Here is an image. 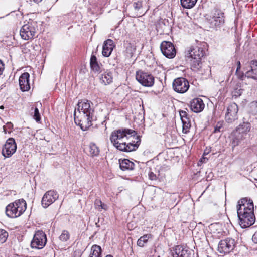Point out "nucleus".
I'll use <instances>...</instances> for the list:
<instances>
[{"label": "nucleus", "instance_id": "f257e3e1", "mask_svg": "<svg viewBox=\"0 0 257 257\" xmlns=\"http://www.w3.org/2000/svg\"><path fill=\"white\" fill-rule=\"evenodd\" d=\"M136 133L135 131L130 128H120L114 131L111 133L110 137V140L113 146L118 150L124 152H131L136 150L141 142V139L139 136H137V141L136 143H128L123 142L125 138H127L128 135L135 136Z\"/></svg>", "mask_w": 257, "mask_h": 257}, {"label": "nucleus", "instance_id": "f03ea898", "mask_svg": "<svg viewBox=\"0 0 257 257\" xmlns=\"http://www.w3.org/2000/svg\"><path fill=\"white\" fill-rule=\"evenodd\" d=\"M91 104L92 105V103L88 100H81L78 102L77 108L74 111L75 122L83 131L92 125L94 109Z\"/></svg>", "mask_w": 257, "mask_h": 257}, {"label": "nucleus", "instance_id": "7ed1b4c3", "mask_svg": "<svg viewBox=\"0 0 257 257\" xmlns=\"http://www.w3.org/2000/svg\"><path fill=\"white\" fill-rule=\"evenodd\" d=\"M237 212L239 223L242 228H247L254 224L255 218L252 200L247 198H242L238 200Z\"/></svg>", "mask_w": 257, "mask_h": 257}, {"label": "nucleus", "instance_id": "20e7f679", "mask_svg": "<svg viewBox=\"0 0 257 257\" xmlns=\"http://www.w3.org/2000/svg\"><path fill=\"white\" fill-rule=\"evenodd\" d=\"M204 55L205 51L203 48L198 46H191L188 50L186 57L193 71H200L202 66L201 60Z\"/></svg>", "mask_w": 257, "mask_h": 257}, {"label": "nucleus", "instance_id": "39448f33", "mask_svg": "<svg viewBox=\"0 0 257 257\" xmlns=\"http://www.w3.org/2000/svg\"><path fill=\"white\" fill-rule=\"evenodd\" d=\"M27 204L23 199L16 200L13 203L8 204L5 209L6 215L11 218H15L20 216L26 210Z\"/></svg>", "mask_w": 257, "mask_h": 257}, {"label": "nucleus", "instance_id": "423d86ee", "mask_svg": "<svg viewBox=\"0 0 257 257\" xmlns=\"http://www.w3.org/2000/svg\"><path fill=\"white\" fill-rule=\"evenodd\" d=\"M47 242L46 235L41 230L36 231L32 240L31 242V246L33 248L42 249L46 245Z\"/></svg>", "mask_w": 257, "mask_h": 257}, {"label": "nucleus", "instance_id": "0eeeda50", "mask_svg": "<svg viewBox=\"0 0 257 257\" xmlns=\"http://www.w3.org/2000/svg\"><path fill=\"white\" fill-rule=\"evenodd\" d=\"M136 80L145 87H151L154 84V78L152 75L143 71L136 73Z\"/></svg>", "mask_w": 257, "mask_h": 257}, {"label": "nucleus", "instance_id": "6e6552de", "mask_svg": "<svg viewBox=\"0 0 257 257\" xmlns=\"http://www.w3.org/2000/svg\"><path fill=\"white\" fill-rule=\"evenodd\" d=\"M235 245V240L227 238L221 240L218 246V250L221 253H228L232 251Z\"/></svg>", "mask_w": 257, "mask_h": 257}, {"label": "nucleus", "instance_id": "1a4fd4ad", "mask_svg": "<svg viewBox=\"0 0 257 257\" xmlns=\"http://www.w3.org/2000/svg\"><path fill=\"white\" fill-rule=\"evenodd\" d=\"M189 87V82L184 78H177L173 81V89L177 93H184L188 90Z\"/></svg>", "mask_w": 257, "mask_h": 257}, {"label": "nucleus", "instance_id": "9d476101", "mask_svg": "<svg viewBox=\"0 0 257 257\" xmlns=\"http://www.w3.org/2000/svg\"><path fill=\"white\" fill-rule=\"evenodd\" d=\"M207 19L212 27H220L224 23V13L220 10L216 9L210 18Z\"/></svg>", "mask_w": 257, "mask_h": 257}, {"label": "nucleus", "instance_id": "9b49d317", "mask_svg": "<svg viewBox=\"0 0 257 257\" xmlns=\"http://www.w3.org/2000/svg\"><path fill=\"white\" fill-rule=\"evenodd\" d=\"M17 149V145L14 139L9 138L2 149V155L5 158H9L15 153Z\"/></svg>", "mask_w": 257, "mask_h": 257}, {"label": "nucleus", "instance_id": "f8f14e48", "mask_svg": "<svg viewBox=\"0 0 257 257\" xmlns=\"http://www.w3.org/2000/svg\"><path fill=\"white\" fill-rule=\"evenodd\" d=\"M160 48L163 54L167 58H173L176 55L175 47L170 42L163 41L161 44Z\"/></svg>", "mask_w": 257, "mask_h": 257}, {"label": "nucleus", "instance_id": "ddd939ff", "mask_svg": "<svg viewBox=\"0 0 257 257\" xmlns=\"http://www.w3.org/2000/svg\"><path fill=\"white\" fill-rule=\"evenodd\" d=\"M20 33L22 39L28 40L34 37L36 29L32 23H28L22 26Z\"/></svg>", "mask_w": 257, "mask_h": 257}, {"label": "nucleus", "instance_id": "4468645a", "mask_svg": "<svg viewBox=\"0 0 257 257\" xmlns=\"http://www.w3.org/2000/svg\"><path fill=\"white\" fill-rule=\"evenodd\" d=\"M58 194L54 190H49L44 195L42 199V205L47 208L58 198Z\"/></svg>", "mask_w": 257, "mask_h": 257}, {"label": "nucleus", "instance_id": "2eb2a0df", "mask_svg": "<svg viewBox=\"0 0 257 257\" xmlns=\"http://www.w3.org/2000/svg\"><path fill=\"white\" fill-rule=\"evenodd\" d=\"M173 257H195L194 250L181 245L175 246L173 253Z\"/></svg>", "mask_w": 257, "mask_h": 257}, {"label": "nucleus", "instance_id": "dca6fc26", "mask_svg": "<svg viewBox=\"0 0 257 257\" xmlns=\"http://www.w3.org/2000/svg\"><path fill=\"white\" fill-rule=\"evenodd\" d=\"M238 108L235 103H231L227 107L225 114V120L228 123H232L238 119Z\"/></svg>", "mask_w": 257, "mask_h": 257}, {"label": "nucleus", "instance_id": "f3484780", "mask_svg": "<svg viewBox=\"0 0 257 257\" xmlns=\"http://www.w3.org/2000/svg\"><path fill=\"white\" fill-rule=\"evenodd\" d=\"M29 77V74L27 72H25L19 78V86L20 89L23 92L27 91L30 89Z\"/></svg>", "mask_w": 257, "mask_h": 257}, {"label": "nucleus", "instance_id": "a211bd4d", "mask_svg": "<svg viewBox=\"0 0 257 257\" xmlns=\"http://www.w3.org/2000/svg\"><path fill=\"white\" fill-rule=\"evenodd\" d=\"M203 100L200 98L192 99L190 102V107L191 110L195 113L201 112L204 108Z\"/></svg>", "mask_w": 257, "mask_h": 257}, {"label": "nucleus", "instance_id": "6ab92c4d", "mask_svg": "<svg viewBox=\"0 0 257 257\" xmlns=\"http://www.w3.org/2000/svg\"><path fill=\"white\" fill-rule=\"evenodd\" d=\"M124 53L126 57L131 58L133 57L136 50V46L134 42L128 40L124 41Z\"/></svg>", "mask_w": 257, "mask_h": 257}, {"label": "nucleus", "instance_id": "aec40b11", "mask_svg": "<svg viewBox=\"0 0 257 257\" xmlns=\"http://www.w3.org/2000/svg\"><path fill=\"white\" fill-rule=\"evenodd\" d=\"M245 76L257 80V61L250 62V69L246 71Z\"/></svg>", "mask_w": 257, "mask_h": 257}, {"label": "nucleus", "instance_id": "412c9836", "mask_svg": "<svg viewBox=\"0 0 257 257\" xmlns=\"http://www.w3.org/2000/svg\"><path fill=\"white\" fill-rule=\"evenodd\" d=\"M113 41L111 39H107L105 41L103 45L102 54L105 57H108L111 54V52L114 47Z\"/></svg>", "mask_w": 257, "mask_h": 257}, {"label": "nucleus", "instance_id": "4be33fe9", "mask_svg": "<svg viewBox=\"0 0 257 257\" xmlns=\"http://www.w3.org/2000/svg\"><path fill=\"white\" fill-rule=\"evenodd\" d=\"M156 29L160 34L166 32L169 29L168 20L165 19H160L156 25Z\"/></svg>", "mask_w": 257, "mask_h": 257}, {"label": "nucleus", "instance_id": "5701e85b", "mask_svg": "<svg viewBox=\"0 0 257 257\" xmlns=\"http://www.w3.org/2000/svg\"><path fill=\"white\" fill-rule=\"evenodd\" d=\"M119 167L122 171L132 170L134 169L135 164L128 159L119 160Z\"/></svg>", "mask_w": 257, "mask_h": 257}, {"label": "nucleus", "instance_id": "b1692460", "mask_svg": "<svg viewBox=\"0 0 257 257\" xmlns=\"http://www.w3.org/2000/svg\"><path fill=\"white\" fill-rule=\"evenodd\" d=\"M100 80L105 85L110 84L113 81L112 73L108 71L104 72L101 74Z\"/></svg>", "mask_w": 257, "mask_h": 257}, {"label": "nucleus", "instance_id": "393cba45", "mask_svg": "<svg viewBox=\"0 0 257 257\" xmlns=\"http://www.w3.org/2000/svg\"><path fill=\"white\" fill-rule=\"evenodd\" d=\"M90 65L91 69L95 73H99L100 71V67L98 63L96 57L92 55L90 58Z\"/></svg>", "mask_w": 257, "mask_h": 257}, {"label": "nucleus", "instance_id": "a878e982", "mask_svg": "<svg viewBox=\"0 0 257 257\" xmlns=\"http://www.w3.org/2000/svg\"><path fill=\"white\" fill-rule=\"evenodd\" d=\"M250 123L248 122L244 121L242 124L239 125L237 131H238L239 133L246 134L250 131Z\"/></svg>", "mask_w": 257, "mask_h": 257}, {"label": "nucleus", "instance_id": "bb28decb", "mask_svg": "<svg viewBox=\"0 0 257 257\" xmlns=\"http://www.w3.org/2000/svg\"><path fill=\"white\" fill-rule=\"evenodd\" d=\"M101 248L100 246L93 245L89 257H101Z\"/></svg>", "mask_w": 257, "mask_h": 257}, {"label": "nucleus", "instance_id": "cd10ccee", "mask_svg": "<svg viewBox=\"0 0 257 257\" xmlns=\"http://www.w3.org/2000/svg\"><path fill=\"white\" fill-rule=\"evenodd\" d=\"M181 6L186 9H191L196 4L197 0H180Z\"/></svg>", "mask_w": 257, "mask_h": 257}, {"label": "nucleus", "instance_id": "c85d7f7f", "mask_svg": "<svg viewBox=\"0 0 257 257\" xmlns=\"http://www.w3.org/2000/svg\"><path fill=\"white\" fill-rule=\"evenodd\" d=\"M151 237V235L147 234L141 236L137 241V245L140 247H143L145 243H147L148 240Z\"/></svg>", "mask_w": 257, "mask_h": 257}, {"label": "nucleus", "instance_id": "c756f323", "mask_svg": "<svg viewBox=\"0 0 257 257\" xmlns=\"http://www.w3.org/2000/svg\"><path fill=\"white\" fill-rule=\"evenodd\" d=\"M95 207L98 211H101L102 209L106 210L108 208L106 204L102 202L99 199H96L94 202Z\"/></svg>", "mask_w": 257, "mask_h": 257}, {"label": "nucleus", "instance_id": "7c9ffc66", "mask_svg": "<svg viewBox=\"0 0 257 257\" xmlns=\"http://www.w3.org/2000/svg\"><path fill=\"white\" fill-rule=\"evenodd\" d=\"M181 121L183 124V132L184 133H187L191 126L190 119L189 118H182Z\"/></svg>", "mask_w": 257, "mask_h": 257}, {"label": "nucleus", "instance_id": "2f4dec72", "mask_svg": "<svg viewBox=\"0 0 257 257\" xmlns=\"http://www.w3.org/2000/svg\"><path fill=\"white\" fill-rule=\"evenodd\" d=\"M89 152L92 156H97L99 153L98 147L94 143H91L89 145Z\"/></svg>", "mask_w": 257, "mask_h": 257}, {"label": "nucleus", "instance_id": "473e14b6", "mask_svg": "<svg viewBox=\"0 0 257 257\" xmlns=\"http://www.w3.org/2000/svg\"><path fill=\"white\" fill-rule=\"evenodd\" d=\"M8 237V233L4 229H0V243L5 242Z\"/></svg>", "mask_w": 257, "mask_h": 257}, {"label": "nucleus", "instance_id": "72a5a7b5", "mask_svg": "<svg viewBox=\"0 0 257 257\" xmlns=\"http://www.w3.org/2000/svg\"><path fill=\"white\" fill-rule=\"evenodd\" d=\"M249 112L253 115H257V101H253L250 103Z\"/></svg>", "mask_w": 257, "mask_h": 257}, {"label": "nucleus", "instance_id": "f704fd0d", "mask_svg": "<svg viewBox=\"0 0 257 257\" xmlns=\"http://www.w3.org/2000/svg\"><path fill=\"white\" fill-rule=\"evenodd\" d=\"M133 7L136 11L139 12L140 13V14H142L144 12V11H143L142 8V2L138 1L137 2H135L133 4Z\"/></svg>", "mask_w": 257, "mask_h": 257}, {"label": "nucleus", "instance_id": "c9c22d12", "mask_svg": "<svg viewBox=\"0 0 257 257\" xmlns=\"http://www.w3.org/2000/svg\"><path fill=\"white\" fill-rule=\"evenodd\" d=\"M70 237V234L68 231L66 230H63L59 236V239L62 241H67Z\"/></svg>", "mask_w": 257, "mask_h": 257}, {"label": "nucleus", "instance_id": "e433bc0d", "mask_svg": "<svg viewBox=\"0 0 257 257\" xmlns=\"http://www.w3.org/2000/svg\"><path fill=\"white\" fill-rule=\"evenodd\" d=\"M33 117L37 122L40 121L41 119L39 111L37 108H35Z\"/></svg>", "mask_w": 257, "mask_h": 257}, {"label": "nucleus", "instance_id": "4c0bfd02", "mask_svg": "<svg viewBox=\"0 0 257 257\" xmlns=\"http://www.w3.org/2000/svg\"><path fill=\"white\" fill-rule=\"evenodd\" d=\"M148 176L149 179L151 180H157L158 178L157 175L151 171L148 173Z\"/></svg>", "mask_w": 257, "mask_h": 257}, {"label": "nucleus", "instance_id": "58836bf2", "mask_svg": "<svg viewBox=\"0 0 257 257\" xmlns=\"http://www.w3.org/2000/svg\"><path fill=\"white\" fill-rule=\"evenodd\" d=\"M6 127H8V129H9L10 130H12L13 128V124H12V123H11V122H8L6 123V126H3V130H4V132L6 133H7V128H6Z\"/></svg>", "mask_w": 257, "mask_h": 257}, {"label": "nucleus", "instance_id": "ea45409f", "mask_svg": "<svg viewBox=\"0 0 257 257\" xmlns=\"http://www.w3.org/2000/svg\"><path fill=\"white\" fill-rule=\"evenodd\" d=\"M180 115L181 120H182V118H188L187 112L184 110H181L180 111Z\"/></svg>", "mask_w": 257, "mask_h": 257}, {"label": "nucleus", "instance_id": "a19ab883", "mask_svg": "<svg viewBox=\"0 0 257 257\" xmlns=\"http://www.w3.org/2000/svg\"><path fill=\"white\" fill-rule=\"evenodd\" d=\"M239 140L237 138H235L233 139L232 142V145L233 147L237 146L239 144Z\"/></svg>", "mask_w": 257, "mask_h": 257}, {"label": "nucleus", "instance_id": "79ce46f5", "mask_svg": "<svg viewBox=\"0 0 257 257\" xmlns=\"http://www.w3.org/2000/svg\"><path fill=\"white\" fill-rule=\"evenodd\" d=\"M4 66L5 65L4 63L0 60V75H2L3 73L5 68Z\"/></svg>", "mask_w": 257, "mask_h": 257}, {"label": "nucleus", "instance_id": "37998d69", "mask_svg": "<svg viewBox=\"0 0 257 257\" xmlns=\"http://www.w3.org/2000/svg\"><path fill=\"white\" fill-rule=\"evenodd\" d=\"M252 240L253 242L257 243V231L255 232L252 236Z\"/></svg>", "mask_w": 257, "mask_h": 257}, {"label": "nucleus", "instance_id": "c03bdc74", "mask_svg": "<svg viewBox=\"0 0 257 257\" xmlns=\"http://www.w3.org/2000/svg\"><path fill=\"white\" fill-rule=\"evenodd\" d=\"M240 67H241L240 62V61H238L237 62V67L236 69V72H237L238 71V70L240 69Z\"/></svg>", "mask_w": 257, "mask_h": 257}, {"label": "nucleus", "instance_id": "a18cd8bd", "mask_svg": "<svg viewBox=\"0 0 257 257\" xmlns=\"http://www.w3.org/2000/svg\"><path fill=\"white\" fill-rule=\"evenodd\" d=\"M220 127H215V129H214V133H217L218 132H220Z\"/></svg>", "mask_w": 257, "mask_h": 257}, {"label": "nucleus", "instance_id": "49530a36", "mask_svg": "<svg viewBox=\"0 0 257 257\" xmlns=\"http://www.w3.org/2000/svg\"><path fill=\"white\" fill-rule=\"evenodd\" d=\"M42 0H33V1L35 3H39V2H41Z\"/></svg>", "mask_w": 257, "mask_h": 257}, {"label": "nucleus", "instance_id": "de8ad7c7", "mask_svg": "<svg viewBox=\"0 0 257 257\" xmlns=\"http://www.w3.org/2000/svg\"><path fill=\"white\" fill-rule=\"evenodd\" d=\"M208 153H209V151H207H207H206V150H205V151H204V155H206V154H208Z\"/></svg>", "mask_w": 257, "mask_h": 257}, {"label": "nucleus", "instance_id": "09e8293b", "mask_svg": "<svg viewBox=\"0 0 257 257\" xmlns=\"http://www.w3.org/2000/svg\"><path fill=\"white\" fill-rule=\"evenodd\" d=\"M205 159H206V158L205 157H203L202 159H201V161H203V160H204V161L205 160Z\"/></svg>", "mask_w": 257, "mask_h": 257}, {"label": "nucleus", "instance_id": "8fccbe9b", "mask_svg": "<svg viewBox=\"0 0 257 257\" xmlns=\"http://www.w3.org/2000/svg\"><path fill=\"white\" fill-rule=\"evenodd\" d=\"M106 257H113V256L110 255H107Z\"/></svg>", "mask_w": 257, "mask_h": 257}, {"label": "nucleus", "instance_id": "3c124183", "mask_svg": "<svg viewBox=\"0 0 257 257\" xmlns=\"http://www.w3.org/2000/svg\"><path fill=\"white\" fill-rule=\"evenodd\" d=\"M0 108H1V109H3V108H4V106H1L0 107Z\"/></svg>", "mask_w": 257, "mask_h": 257}]
</instances>
